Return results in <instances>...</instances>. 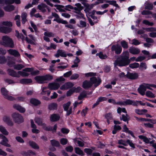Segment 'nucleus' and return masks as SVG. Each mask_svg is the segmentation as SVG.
<instances>
[{"label": "nucleus", "mask_w": 156, "mask_h": 156, "mask_svg": "<svg viewBox=\"0 0 156 156\" xmlns=\"http://www.w3.org/2000/svg\"><path fill=\"white\" fill-rule=\"evenodd\" d=\"M33 68H27L23 69L22 71H19L16 72L13 69H9L8 70V74L13 77L19 78L21 76L23 77L27 76L29 75L28 72H31L33 75H35L39 73V71L38 70L33 71Z\"/></svg>", "instance_id": "obj_1"}, {"label": "nucleus", "mask_w": 156, "mask_h": 156, "mask_svg": "<svg viewBox=\"0 0 156 156\" xmlns=\"http://www.w3.org/2000/svg\"><path fill=\"white\" fill-rule=\"evenodd\" d=\"M129 53L128 51H126L123 52L122 54V56L118 58L114 63L115 66H126L128 65L129 63ZM115 70H118V68L116 67L115 68Z\"/></svg>", "instance_id": "obj_2"}, {"label": "nucleus", "mask_w": 156, "mask_h": 156, "mask_svg": "<svg viewBox=\"0 0 156 156\" xmlns=\"http://www.w3.org/2000/svg\"><path fill=\"white\" fill-rule=\"evenodd\" d=\"M13 26L12 23L10 21H4L0 22V32L8 34L11 32L12 30L11 27Z\"/></svg>", "instance_id": "obj_3"}, {"label": "nucleus", "mask_w": 156, "mask_h": 156, "mask_svg": "<svg viewBox=\"0 0 156 156\" xmlns=\"http://www.w3.org/2000/svg\"><path fill=\"white\" fill-rule=\"evenodd\" d=\"M0 44L5 47L13 48L14 44L12 39L7 35L2 36L0 41Z\"/></svg>", "instance_id": "obj_4"}, {"label": "nucleus", "mask_w": 156, "mask_h": 156, "mask_svg": "<svg viewBox=\"0 0 156 156\" xmlns=\"http://www.w3.org/2000/svg\"><path fill=\"white\" fill-rule=\"evenodd\" d=\"M53 76L50 74H47L42 76H37L34 79L39 83H42L46 82L52 79Z\"/></svg>", "instance_id": "obj_5"}, {"label": "nucleus", "mask_w": 156, "mask_h": 156, "mask_svg": "<svg viewBox=\"0 0 156 156\" xmlns=\"http://www.w3.org/2000/svg\"><path fill=\"white\" fill-rule=\"evenodd\" d=\"M11 116L13 120L16 123H20L23 121V116L18 113H13L12 114Z\"/></svg>", "instance_id": "obj_6"}, {"label": "nucleus", "mask_w": 156, "mask_h": 156, "mask_svg": "<svg viewBox=\"0 0 156 156\" xmlns=\"http://www.w3.org/2000/svg\"><path fill=\"white\" fill-rule=\"evenodd\" d=\"M148 86V83H144L141 85L138 89V92L142 95H144L147 89H149Z\"/></svg>", "instance_id": "obj_7"}, {"label": "nucleus", "mask_w": 156, "mask_h": 156, "mask_svg": "<svg viewBox=\"0 0 156 156\" xmlns=\"http://www.w3.org/2000/svg\"><path fill=\"white\" fill-rule=\"evenodd\" d=\"M0 132L2 134H0V139H3L6 138L5 136L8 135L9 133L6 129L2 125H0Z\"/></svg>", "instance_id": "obj_8"}, {"label": "nucleus", "mask_w": 156, "mask_h": 156, "mask_svg": "<svg viewBox=\"0 0 156 156\" xmlns=\"http://www.w3.org/2000/svg\"><path fill=\"white\" fill-rule=\"evenodd\" d=\"M90 80L92 83V85H94L95 87H96L98 86L101 82V80L99 77H96L94 76L91 77Z\"/></svg>", "instance_id": "obj_9"}, {"label": "nucleus", "mask_w": 156, "mask_h": 156, "mask_svg": "<svg viewBox=\"0 0 156 156\" xmlns=\"http://www.w3.org/2000/svg\"><path fill=\"white\" fill-rule=\"evenodd\" d=\"M2 120L8 126H12L13 125V122L9 116L7 115L4 116L2 118Z\"/></svg>", "instance_id": "obj_10"}, {"label": "nucleus", "mask_w": 156, "mask_h": 156, "mask_svg": "<svg viewBox=\"0 0 156 156\" xmlns=\"http://www.w3.org/2000/svg\"><path fill=\"white\" fill-rule=\"evenodd\" d=\"M52 16L55 18V19L54 20V21H56L58 23H61L63 24H66L67 23L66 21L60 19L58 15L56 13H52Z\"/></svg>", "instance_id": "obj_11"}, {"label": "nucleus", "mask_w": 156, "mask_h": 156, "mask_svg": "<svg viewBox=\"0 0 156 156\" xmlns=\"http://www.w3.org/2000/svg\"><path fill=\"white\" fill-rule=\"evenodd\" d=\"M54 56L56 58H58L60 56L66 57L67 56V54L65 51L62 49H58Z\"/></svg>", "instance_id": "obj_12"}, {"label": "nucleus", "mask_w": 156, "mask_h": 156, "mask_svg": "<svg viewBox=\"0 0 156 156\" xmlns=\"http://www.w3.org/2000/svg\"><path fill=\"white\" fill-rule=\"evenodd\" d=\"M111 49L112 51H114L116 54H119L122 51V47L118 44L112 46Z\"/></svg>", "instance_id": "obj_13"}, {"label": "nucleus", "mask_w": 156, "mask_h": 156, "mask_svg": "<svg viewBox=\"0 0 156 156\" xmlns=\"http://www.w3.org/2000/svg\"><path fill=\"white\" fill-rule=\"evenodd\" d=\"M59 83L53 82L49 83L48 85V88L51 90H55L58 89L60 87Z\"/></svg>", "instance_id": "obj_14"}, {"label": "nucleus", "mask_w": 156, "mask_h": 156, "mask_svg": "<svg viewBox=\"0 0 156 156\" xmlns=\"http://www.w3.org/2000/svg\"><path fill=\"white\" fill-rule=\"evenodd\" d=\"M7 51L10 55H13L15 57L18 58L20 57V54L19 52L15 49H10L8 50Z\"/></svg>", "instance_id": "obj_15"}, {"label": "nucleus", "mask_w": 156, "mask_h": 156, "mask_svg": "<svg viewBox=\"0 0 156 156\" xmlns=\"http://www.w3.org/2000/svg\"><path fill=\"white\" fill-rule=\"evenodd\" d=\"M73 84L71 82H69L65 83L62 86L60 89L62 90H65L71 88L73 86Z\"/></svg>", "instance_id": "obj_16"}, {"label": "nucleus", "mask_w": 156, "mask_h": 156, "mask_svg": "<svg viewBox=\"0 0 156 156\" xmlns=\"http://www.w3.org/2000/svg\"><path fill=\"white\" fill-rule=\"evenodd\" d=\"M13 107L14 109L18 110L21 113L24 112L26 110L24 108L18 104H15L13 105Z\"/></svg>", "instance_id": "obj_17"}, {"label": "nucleus", "mask_w": 156, "mask_h": 156, "mask_svg": "<svg viewBox=\"0 0 156 156\" xmlns=\"http://www.w3.org/2000/svg\"><path fill=\"white\" fill-rule=\"evenodd\" d=\"M31 127L32 128V132L33 133H38L40 132V130L36 129V126L34 124L32 119L30 120Z\"/></svg>", "instance_id": "obj_18"}, {"label": "nucleus", "mask_w": 156, "mask_h": 156, "mask_svg": "<svg viewBox=\"0 0 156 156\" xmlns=\"http://www.w3.org/2000/svg\"><path fill=\"white\" fill-rule=\"evenodd\" d=\"M120 105H132L135 106L136 105V102L127 99L123 102H121Z\"/></svg>", "instance_id": "obj_19"}, {"label": "nucleus", "mask_w": 156, "mask_h": 156, "mask_svg": "<svg viewBox=\"0 0 156 156\" xmlns=\"http://www.w3.org/2000/svg\"><path fill=\"white\" fill-rule=\"evenodd\" d=\"M92 83L90 80V81L88 80H85L83 83L82 87L85 89H87L92 86Z\"/></svg>", "instance_id": "obj_20"}, {"label": "nucleus", "mask_w": 156, "mask_h": 156, "mask_svg": "<svg viewBox=\"0 0 156 156\" xmlns=\"http://www.w3.org/2000/svg\"><path fill=\"white\" fill-rule=\"evenodd\" d=\"M138 137L140 139L143 140L146 143L152 144L154 142V140L150 141L149 140L150 139H148L146 136L143 135H140L138 136Z\"/></svg>", "instance_id": "obj_21"}, {"label": "nucleus", "mask_w": 156, "mask_h": 156, "mask_svg": "<svg viewBox=\"0 0 156 156\" xmlns=\"http://www.w3.org/2000/svg\"><path fill=\"white\" fill-rule=\"evenodd\" d=\"M81 2V3L83 4L87 9L90 10L94 7L93 4H91L90 5H89L87 3L86 0H80Z\"/></svg>", "instance_id": "obj_22"}, {"label": "nucleus", "mask_w": 156, "mask_h": 156, "mask_svg": "<svg viewBox=\"0 0 156 156\" xmlns=\"http://www.w3.org/2000/svg\"><path fill=\"white\" fill-rule=\"evenodd\" d=\"M128 78L131 79H135L138 78V75L136 73H128L126 74Z\"/></svg>", "instance_id": "obj_23"}, {"label": "nucleus", "mask_w": 156, "mask_h": 156, "mask_svg": "<svg viewBox=\"0 0 156 156\" xmlns=\"http://www.w3.org/2000/svg\"><path fill=\"white\" fill-rule=\"evenodd\" d=\"M75 5L76 7L73 8L75 13L80 12L83 9V7L81 6V4L79 3L76 4Z\"/></svg>", "instance_id": "obj_24"}, {"label": "nucleus", "mask_w": 156, "mask_h": 156, "mask_svg": "<svg viewBox=\"0 0 156 156\" xmlns=\"http://www.w3.org/2000/svg\"><path fill=\"white\" fill-rule=\"evenodd\" d=\"M47 87H43L42 88V91L41 93L42 95H47L48 96H49L51 93V91L48 89Z\"/></svg>", "instance_id": "obj_25"}, {"label": "nucleus", "mask_w": 156, "mask_h": 156, "mask_svg": "<svg viewBox=\"0 0 156 156\" xmlns=\"http://www.w3.org/2000/svg\"><path fill=\"white\" fill-rule=\"evenodd\" d=\"M32 80L30 79H22L20 80V83L22 84H27L32 82Z\"/></svg>", "instance_id": "obj_26"}, {"label": "nucleus", "mask_w": 156, "mask_h": 156, "mask_svg": "<svg viewBox=\"0 0 156 156\" xmlns=\"http://www.w3.org/2000/svg\"><path fill=\"white\" fill-rule=\"evenodd\" d=\"M129 50V52L133 54H137L140 52V50L139 49L134 47H130Z\"/></svg>", "instance_id": "obj_27"}, {"label": "nucleus", "mask_w": 156, "mask_h": 156, "mask_svg": "<svg viewBox=\"0 0 156 156\" xmlns=\"http://www.w3.org/2000/svg\"><path fill=\"white\" fill-rule=\"evenodd\" d=\"M8 140L7 138H6L4 139H2V140L0 141V144L5 146L10 147H11V145L8 143Z\"/></svg>", "instance_id": "obj_28"}, {"label": "nucleus", "mask_w": 156, "mask_h": 156, "mask_svg": "<svg viewBox=\"0 0 156 156\" xmlns=\"http://www.w3.org/2000/svg\"><path fill=\"white\" fill-rule=\"evenodd\" d=\"M60 118L59 116L56 114H53L50 117V119L52 122L56 121L59 120Z\"/></svg>", "instance_id": "obj_29"}, {"label": "nucleus", "mask_w": 156, "mask_h": 156, "mask_svg": "<svg viewBox=\"0 0 156 156\" xmlns=\"http://www.w3.org/2000/svg\"><path fill=\"white\" fill-rule=\"evenodd\" d=\"M50 1H52L53 2L56 3H60V1L59 0H44V1L48 5L51 7H53V5L50 2Z\"/></svg>", "instance_id": "obj_30"}, {"label": "nucleus", "mask_w": 156, "mask_h": 156, "mask_svg": "<svg viewBox=\"0 0 156 156\" xmlns=\"http://www.w3.org/2000/svg\"><path fill=\"white\" fill-rule=\"evenodd\" d=\"M108 11V10H106L103 12H101L100 11L96 12L95 11H93L92 12L91 14L90 15L92 16L91 17L92 18L94 19L95 18H97L96 17L93 16V15L95 14V12H96V14L98 15H103L106 12Z\"/></svg>", "instance_id": "obj_31"}, {"label": "nucleus", "mask_w": 156, "mask_h": 156, "mask_svg": "<svg viewBox=\"0 0 156 156\" xmlns=\"http://www.w3.org/2000/svg\"><path fill=\"white\" fill-rule=\"evenodd\" d=\"M15 8L14 6L12 5H8L4 7V9L6 12H10L13 11Z\"/></svg>", "instance_id": "obj_32"}, {"label": "nucleus", "mask_w": 156, "mask_h": 156, "mask_svg": "<svg viewBox=\"0 0 156 156\" xmlns=\"http://www.w3.org/2000/svg\"><path fill=\"white\" fill-rule=\"evenodd\" d=\"M27 13L25 12H23L22 13L21 17L22 18V23L23 24H24L27 21L26 19L27 16Z\"/></svg>", "instance_id": "obj_33"}, {"label": "nucleus", "mask_w": 156, "mask_h": 156, "mask_svg": "<svg viewBox=\"0 0 156 156\" xmlns=\"http://www.w3.org/2000/svg\"><path fill=\"white\" fill-rule=\"evenodd\" d=\"M47 7V5L44 4H41L37 6L38 8L43 12H44L46 11V9L45 8Z\"/></svg>", "instance_id": "obj_34"}, {"label": "nucleus", "mask_w": 156, "mask_h": 156, "mask_svg": "<svg viewBox=\"0 0 156 156\" xmlns=\"http://www.w3.org/2000/svg\"><path fill=\"white\" fill-rule=\"evenodd\" d=\"M57 104L56 103H52L50 104L48 106V108L50 110L56 109L57 108Z\"/></svg>", "instance_id": "obj_35"}, {"label": "nucleus", "mask_w": 156, "mask_h": 156, "mask_svg": "<svg viewBox=\"0 0 156 156\" xmlns=\"http://www.w3.org/2000/svg\"><path fill=\"white\" fill-rule=\"evenodd\" d=\"M30 103L34 105H37L40 104V101L35 99L32 98L30 101Z\"/></svg>", "instance_id": "obj_36"}, {"label": "nucleus", "mask_w": 156, "mask_h": 156, "mask_svg": "<svg viewBox=\"0 0 156 156\" xmlns=\"http://www.w3.org/2000/svg\"><path fill=\"white\" fill-rule=\"evenodd\" d=\"M121 129V126L119 125H115L114 126V129L112 131V133L114 134L116 133L117 132Z\"/></svg>", "instance_id": "obj_37"}, {"label": "nucleus", "mask_w": 156, "mask_h": 156, "mask_svg": "<svg viewBox=\"0 0 156 156\" xmlns=\"http://www.w3.org/2000/svg\"><path fill=\"white\" fill-rule=\"evenodd\" d=\"M142 15H149L151 14L152 16L156 19V13L152 14L151 11L148 10H144L142 12Z\"/></svg>", "instance_id": "obj_38"}, {"label": "nucleus", "mask_w": 156, "mask_h": 156, "mask_svg": "<svg viewBox=\"0 0 156 156\" xmlns=\"http://www.w3.org/2000/svg\"><path fill=\"white\" fill-rule=\"evenodd\" d=\"M135 112L139 115H142L146 113L147 112V110L144 109L140 110L139 109H136L135 110Z\"/></svg>", "instance_id": "obj_39"}, {"label": "nucleus", "mask_w": 156, "mask_h": 156, "mask_svg": "<svg viewBox=\"0 0 156 156\" xmlns=\"http://www.w3.org/2000/svg\"><path fill=\"white\" fill-rule=\"evenodd\" d=\"M55 7L58 10L59 12H65V6L62 5H54Z\"/></svg>", "instance_id": "obj_40"}, {"label": "nucleus", "mask_w": 156, "mask_h": 156, "mask_svg": "<svg viewBox=\"0 0 156 156\" xmlns=\"http://www.w3.org/2000/svg\"><path fill=\"white\" fill-rule=\"evenodd\" d=\"M75 152L76 153L81 156L84 155L83 152L79 147H76L75 148Z\"/></svg>", "instance_id": "obj_41"}, {"label": "nucleus", "mask_w": 156, "mask_h": 156, "mask_svg": "<svg viewBox=\"0 0 156 156\" xmlns=\"http://www.w3.org/2000/svg\"><path fill=\"white\" fill-rule=\"evenodd\" d=\"M146 96L148 97L151 98H154L155 95L151 91L147 90L146 93Z\"/></svg>", "instance_id": "obj_42"}, {"label": "nucleus", "mask_w": 156, "mask_h": 156, "mask_svg": "<svg viewBox=\"0 0 156 156\" xmlns=\"http://www.w3.org/2000/svg\"><path fill=\"white\" fill-rule=\"evenodd\" d=\"M145 9H152L153 8V4L151 3H149L147 2H146L145 4Z\"/></svg>", "instance_id": "obj_43"}, {"label": "nucleus", "mask_w": 156, "mask_h": 156, "mask_svg": "<svg viewBox=\"0 0 156 156\" xmlns=\"http://www.w3.org/2000/svg\"><path fill=\"white\" fill-rule=\"evenodd\" d=\"M29 144L33 148L35 149H39V147L37 144L32 141H30Z\"/></svg>", "instance_id": "obj_44"}, {"label": "nucleus", "mask_w": 156, "mask_h": 156, "mask_svg": "<svg viewBox=\"0 0 156 156\" xmlns=\"http://www.w3.org/2000/svg\"><path fill=\"white\" fill-rule=\"evenodd\" d=\"M106 2L107 3H108L109 4L112 5H113L115 7H118V4L116 3V2L114 0H112V1H106Z\"/></svg>", "instance_id": "obj_45"}, {"label": "nucleus", "mask_w": 156, "mask_h": 156, "mask_svg": "<svg viewBox=\"0 0 156 156\" xmlns=\"http://www.w3.org/2000/svg\"><path fill=\"white\" fill-rule=\"evenodd\" d=\"M24 66L23 65L21 64H17L14 66V69L17 70H20L23 68Z\"/></svg>", "instance_id": "obj_46"}, {"label": "nucleus", "mask_w": 156, "mask_h": 156, "mask_svg": "<svg viewBox=\"0 0 156 156\" xmlns=\"http://www.w3.org/2000/svg\"><path fill=\"white\" fill-rule=\"evenodd\" d=\"M147 67L146 63L142 62L140 63V69L141 70H143L146 69H147Z\"/></svg>", "instance_id": "obj_47"}, {"label": "nucleus", "mask_w": 156, "mask_h": 156, "mask_svg": "<svg viewBox=\"0 0 156 156\" xmlns=\"http://www.w3.org/2000/svg\"><path fill=\"white\" fill-rule=\"evenodd\" d=\"M35 122L39 126L41 125L43 123L42 119L38 117L35 118Z\"/></svg>", "instance_id": "obj_48"}, {"label": "nucleus", "mask_w": 156, "mask_h": 156, "mask_svg": "<svg viewBox=\"0 0 156 156\" xmlns=\"http://www.w3.org/2000/svg\"><path fill=\"white\" fill-rule=\"evenodd\" d=\"M70 101H68L67 103L63 105V107L65 111H67L71 105Z\"/></svg>", "instance_id": "obj_49"}, {"label": "nucleus", "mask_w": 156, "mask_h": 156, "mask_svg": "<svg viewBox=\"0 0 156 156\" xmlns=\"http://www.w3.org/2000/svg\"><path fill=\"white\" fill-rule=\"evenodd\" d=\"M139 64L138 63L135 62L129 65V67L132 69L136 68L139 66Z\"/></svg>", "instance_id": "obj_50"}, {"label": "nucleus", "mask_w": 156, "mask_h": 156, "mask_svg": "<svg viewBox=\"0 0 156 156\" xmlns=\"http://www.w3.org/2000/svg\"><path fill=\"white\" fill-rule=\"evenodd\" d=\"M4 97L5 98L10 101H13L15 100V98L12 96L8 95V94L5 95Z\"/></svg>", "instance_id": "obj_51"}, {"label": "nucleus", "mask_w": 156, "mask_h": 156, "mask_svg": "<svg viewBox=\"0 0 156 156\" xmlns=\"http://www.w3.org/2000/svg\"><path fill=\"white\" fill-rule=\"evenodd\" d=\"M96 55L98 56L100 58L102 59H105L107 57L106 55L103 54L101 52H100L98 54H97Z\"/></svg>", "instance_id": "obj_52"}, {"label": "nucleus", "mask_w": 156, "mask_h": 156, "mask_svg": "<svg viewBox=\"0 0 156 156\" xmlns=\"http://www.w3.org/2000/svg\"><path fill=\"white\" fill-rule=\"evenodd\" d=\"M30 24L31 26L34 29L35 32L36 33H37L38 32V30L36 26L34 24L33 22L31 21H30Z\"/></svg>", "instance_id": "obj_53"}, {"label": "nucleus", "mask_w": 156, "mask_h": 156, "mask_svg": "<svg viewBox=\"0 0 156 156\" xmlns=\"http://www.w3.org/2000/svg\"><path fill=\"white\" fill-rule=\"evenodd\" d=\"M44 36H46L49 37H53L54 36V34L52 32L48 31H46L44 33Z\"/></svg>", "instance_id": "obj_54"}, {"label": "nucleus", "mask_w": 156, "mask_h": 156, "mask_svg": "<svg viewBox=\"0 0 156 156\" xmlns=\"http://www.w3.org/2000/svg\"><path fill=\"white\" fill-rule=\"evenodd\" d=\"M96 73H95L90 72L85 74V76L87 77H94L96 75Z\"/></svg>", "instance_id": "obj_55"}, {"label": "nucleus", "mask_w": 156, "mask_h": 156, "mask_svg": "<svg viewBox=\"0 0 156 156\" xmlns=\"http://www.w3.org/2000/svg\"><path fill=\"white\" fill-rule=\"evenodd\" d=\"M51 144L53 146L58 147L59 145V142L55 140H51Z\"/></svg>", "instance_id": "obj_56"}, {"label": "nucleus", "mask_w": 156, "mask_h": 156, "mask_svg": "<svg viewBox=\"0 0 156 156\" xmlns=\"http://www.w3.org/2000/svg\"><path fill=\"white\" fill-rule=\"evenodd\" d=\"M121 44L122 47L124 48H128L127 43L125 41H122L121 42Z\"/></svg>", "instance_id": "obj_57"}, {"label": "nucleus", "mask_w": 156, "mask_h": 156, "mask_svg": "<svg viewBox=\"0 0 156 156\" xmlns=\"http://www.w3.org/2000/svg\"><path fill=\"white\" fill-rule=\"evenodd\" d=\"M105 117L107 119V121L108 123L109 124V120L112 119V114L110 113H108L107 114L105 115Z\"/></svg>", "instance_id": "obj_58"}, {"label": "nucleus", "mask_w": 156, "mask_h": 156, "mask_svg": "<svg viewBox=\"0 0 156 156\" xmlns=\"http://www.w3.org/2000/svg\"><path fill=\"white\" fill-rule=\"evenodd\" d=\"M41 126H42L43 128L45 130H50L51 129V127L50 126H46V125L44 123H42L41 125Z\"/></svg>", "instance_id": "obj_59"}, {"label": "nucleus", "mask_w": 156, "mask_h": 156, "mask_svg": "<svg viewBox=\"0 0 156 156\" xmlns=\"http://www.w3.org/2000/svg\"><path fill=\"white\" fill-rule=\"evenodd\" d=\"M129 119V116L127 114H126V115H122V118H121V120H123L124 121H127Z\"/></svg>", "instance_id": "obj_60"}, {"label": "nucleus", "mask_w": 156, "mask_h": 156, "mask_svg": "<svg viewBox=\"0 0 156 156\" xmlns=\"http://www.w3.org/2000/svg\"><path fill=\"white\" fill-rule=\"evenodd\" d=\"M6 61V59L5 56H0V63H4Z\"/></svg>", "instance_id": "obj_61"}, {"label": "nucleus", "mask_w": 156, "mask_h": 156, "mask_svg": "<svg viewBox=\"0 0 156 156\" xmlns=\"http://www.w3.org/2000/svg\"><path fill=\"white\" fill-rule=\"evenodd\" d=\"M118 144L123 145L124 146H126L127 145V141H126L122 140H118Z\"/></svg>", "instance_id": "obj_62"}, {"label": "nucleus", "mask_w": 156, "mask_h": 156, "mask_svg": "<svg viewBox=\"0 0 156 156\" xmlns=\"http://www.w3.org/2000/svg\"><path fill=\"white\" fill-rule=\"evenodd\" d=\"M78 27H84L86 26V24L85 22L82 21H80V24L78 25Z\"/></svg>", "instance_id": "obj_63"}, {"label": "nucleus", "mask_w": 156, "mask_h": 156, "mask_svg": "<svg viewBox=\"0 0 156 156\" xmlns=\"http://www.w3.org/2000/svg\"><path fill=\"white\" fill-rule=\"evenodd\" d=\"M117 112L119 114L121 112L126 113V109L125 108H121L119 107L117 109Z\"/></svg>", "instance_id": "obj_64"}]
</instances>
